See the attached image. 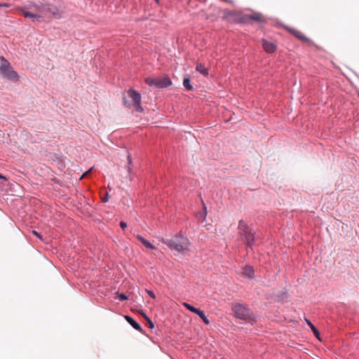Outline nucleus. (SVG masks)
I'll return each instance as SVG.
<instances>
[{
	"label": "nucleus",
	"mask_w": 359,
	"mask_h": 359,
	"mask_svg": "<svg viewBox=\"0 0 359 359\" xmlns=\"http://www.w3.org/2000/svg\"><path fill=\"white\" fill-rule=\"evenodd\" d=\"M1 179L6 180V177H4V175H2L0 173V180H1Z\"/></svg>",
	"instance_id": "473e14b6"
},
{
	"label": "nucleus",
	"mask_w": 359,
	"mask_h": 359,
	"mask_svg": "<svg viewBox=\"0 0 359 359\" xmlns=\"http://www.w3.org/2000/svg\"><path fill=\"white\" fill-rule=\"evenodd\" d=\"M20 11L22 13V14L25 18H31L32 22H35V21L38 22V17H37L36 12H35V11H34V12L28 11L27 10L26 7H23V8H20Z\"/></svg>",
	"instance_id": "9d476101"
},
{
	"label": "nucleus",
	"mask_w": 359,
	"mask_h": 359,
	"mask_svg": "<svg viewBox=\"0 0 359 359\" xmlns=\"http://www.w3.org/2000/svg\"><path fill=\"white\" fill-rule=\"evenodd\" d=\"M103 201H104V202H107V199H103Z\"/></svg>",
	"instance_id": "c9c22d12"
},
{
	"label": "nucleus",
	"mask_w": 359,
	"mask_h": 359,
	"mask_svg": "<svg viewBox=\"0 0 359 359\" xmlns=\"http://www.w3.org/2000/svg\"><path fill=\"white\" fill-rule=\"evenodd\" d=\"M90 170H88L86 172H85V173L83 174V175H87V174H88V172H90Z\"/></svg>",
	"instance_id": "72a5a7b5"
},
{
	"label": "nucleus",
	"mask_w": 359,
	"mask_h": 359,
	"mask_svg": "<svg viewBox=\"0 0 359 359\" xmlns=\"http://www.w3.org/2000/svg\"><path fill=\"white\" fill-rule=\"evenodd\" d=\"M241 12L236 11V15H231V23H236V20L238 18V15H241Z\"/></svg>",
	"instance_id": "bb28decb"
},
{
	"label": "nucleus",
	"mask_w": 359,
	"mask_h": 359,
	"mask_svg": "<svg viewBox=\"0 0 359 359\" xmlns=\"http://www.w3.org/2000/svg\"><path fill=\"white\" fill-rule=\"evenodd\" d=\"M163 243L166 244L170 248L174 249L177 252H180V243L178 241L177 236L175 238H166L163 239Z\"/></svg>",
	"instance_id": "6e6552de"
},
{
	"label": "nucleus",
	"mask_w": 359,
	"mask_h": 359,
	"mask_svg": "<svg viewBox=\"0 0 359 359\" xmlns=\"http://www.w3.org/2000/svg\"><path fill=\"white\" fill-rule=\"evenodd\" d=\"M182 304L185 306L189 311L194 313H196V312L198 311L199 309H197V308H195L194 306L187 303V302H183L182 303Z\"/></svg>",
	"instance_id": "5701e85b"
},
{
	"label": "nucleus",
	"mask_w": 359,
	"mask_h": 359,
	"mask_svg": "<svg viewBox=\"0 0 359 359\" xmlns=\"http://www.w3.org/2000/svg\"><path fill=\"white\" fill-rule=\"evenodd\" d=\"M243 275L245 277H247L250 279H252L255 278V269L254 268L249 265L246 264L243 268Z\"/></svg>",
	"instance_id": "9b49d317"
},
{
	"label": "nucleus",
	"mask_w": 359,
	"mask_h": 359,
	"mask_svg": "<svg viewBox=\"0 0 359 359\" xmlns=\"http://www.w3.org/2000/svg\"><path fill=\"white\" fill-rule=\"evenodd\" d=\"M196 70L198 72H200L201 74H203L205 76H207L209 74L208 69L205 67V65L202 63H198L196 65Z\"/></svg>",
	"instance_id": "a211bd4d"
},
{
	"label": "nucleus",
	"mask_w": 359,
	"mask_h": 359,
	"mask_svg": "<svg viewBox=\"0 0 359 359\" xmlns=\"http://www.w3.org/2000/svg\"><path fill=\"white\" fill-rule=\"evenodd\" d=\"M145 81L149 86L156 87V78H147Z\"/></svg>",
	"instance_id": "b1692460"
},
{
	"label": "nucleus",
	"mask_w": 359,
	"mask_h": 359,
	"mask_svg": "<svg viewBox=\"0 0 359 359\" xmlns=\"http://www.w3.org/2000/svg\"><path fill=\"white\" fill-rule=\"evenodd\" d=\"M284 28L290 34H292L294 36H295L297 39L302 41V42L306 43L309 46H315L316 48H318V46L316 45L313 41H311L309 38L306 36L300 31L295 29L294 28H291L288 26H285Z\"/></svg>",
	"instance_id": "423d86ee"
},
{
	"label": "nucleus",
	"mask_w": 359,
	"mask_h": 359,
	"mask_svg": "<svg viewBox=\"0 0 359 359\" xmlns=\"http://www.w3.org/2000/svg\"><path fill=\"white\" fill-rule=\"evenodd\" d=\"M190 245L191 243L189 239L181 235V255H182L184 252L189 250Z\"/></svg>",
	"instance_id": "ddd939ff"
},
{
	"label": "nucleus",
	"mask_w": 359,
	"mask_h": 359,
	"mask_svg": "<svg viewBox=\"0 0 359 359\" xmlns=\"http://www.w3.org/2000/svg\"><path fill=\"white\" fill-rule=\"evenodd\" d=\"M250 228L243 219H241L238 222V229L239 231H242L244 230H248V229Z\"/></svg>",
	"instance_id": "412c9836"
},
{
	"label": "nucleus",
	"mask_w": 359,
	"mask_h": 359,
	"mask_svg": "<svg viewBox=\"0 0 359 359\" xmlns=\"http://www.w3.org/2000/svg\"><path fill=\"white\" fill-rule=\"evenodd\" d=\"M156 1H158V0H156Z\"/></svg>",
	"instance_id": "4c0bfd02"
},
{
	"label": "nucleus",
	"mask_w": 359,
	"mask_h": 359,
	"mask_svg": "<svg viewBox=\"0 0 359 359\" xmlns=\"http://www.w3.org/2000/svg\"><path fill=\"white\" fill-rule=\"evenodd\" d=\"M120 226L121 227L122 229H125L127 226V223L123 221H121Z\"/></svg>",
	"instance_id": "c756f323"
},
{
	"label": "nucleus",
	"mask_w": 359,
	"mask_h": 359,
	"mask_svg": "<svg viewBox=\"0 0 359 359\" xmlns=\"http://www.w3.org/2000/svg\"><path fill=\"white\" fill-rule=\"evenodd\" d=\"M146 292L152 299H156V295L153 291L147 289Z\"/></svg>",
	"instance_id": "cd10ccee"
},
{
	"label": "nucleus",
	"mask_w": 359,
	"mask_h": 359,
	"mask_svg": "<svg viewBox=\"0 0 359 359\" xmlns=\"http://www.w3.org/2000/svg\"><path fill=\"white\" fill-rule=\"evenodd\" d=\"M33 234L35 235L37 238L41 239V236L36 231H32Z\"/></svg>",
	"instance_id": "7c9ffc66"
},
{
	"label": "nucleus",
	"mask_w": 359,
	"mask_h": 359,
	"mask_svg": "<svg viewBox=\"0 0 359 359\" xmlns=\"http://www.w3.org/2000/svg\"><path fill=\"white\" fill-rule=\"evenodd\" d=\"M0 60V74L2 76L13 82H17L19 79L18 72L14 71L10 62L4 57L1 56Z\"/></svg>",
	"instance_id": "20e7f679"
},
{
	"label": "nucleus",
	"mask_w": 359,
	"mask_h": 359,
	"mask_svg": "<svg viewBox=\"0 0 359 359\" xmlns=\"http://www.w3.org/2000/svg\"><path fill=\"white\" fill-rule=\"evenodd\" d=\"M137 238L147 248L151 250L156 249V247L151 243L149 241L146 240L141 235H137Z\"/></svg>",
	"instance_id": "f3484780"
},
{
	"label": "nucleus",
	"mask_w": 359,
	"mask_h": 359,
	"mask_svg": "<svg viewBox=\"0 0 359 359\" xmlns=\"http://www.w3.org/2000/svg\"><path fill=\"white\" fill-rule=\"evenodd\" d=\"M262 47L268 53H273L276 50V44L266 39H262Z\"/></svg>",
	"instance_id": "1a4fd4ad"
},
{
	"label": "nucleus",
	"mask_w": 359,
	"mask_h": 359,
	"mask_svg": "<svg viewBox=\"0 0 359 359\" xmlns=\"http://www.w3.org/2000/svg\"><path fill=\"white\" fill-rule=\"evenodd\" d=\"M27 8L36 12L38 22L39 23L43 22L45 19H49L52 17L55 18H60L58 8L48 3L32 4L28 6Z\"/></svg>",
	"instance_id": "f257e3e1"
},
{
	"label": "nucleus",
	"mask_w": 359,
	"mask_h": 359,
	"mask_svg": "<svg viewBox=\"0 0 359 359\" xmlns=\"http://www.w3.org/2000/svg\"><path fill=\"white\" fill-rule=\"evenodd\" d=\"M206 215H207L206 207L203 204V212H200L197 213V217L198 218V219L204 221L205 219Z\"/></svg>",
	"instance_id": "4be33fe9"
},
{
	"label": "nucleus",
	"mask_w": 359,
	"mask_h": 359,
	"mask_svg": "<svg viewBox=\"0 0 359 359\" xmlns=\"http://www.w3.org/2000/svg\"><path fill=\"white\" fill-rule=\"evenodd\" d=\"M127 94L128 97L131 100L133 105L136 107V110L138 111H142V108L140 106L141 95L133 89H130Z\"/></svg>",
	"instance_id": "0eeeda50"
},
{
	"label": "nucleus",
	"mask_w": 359,
	"mask_h": 359,
	"mask_svg": "<svg viewBox=\"0 0 359 359\" xmlns=\"http://www.w3.org/2000/svg\"><path fill=\"white\" fill-rule=\"evenodd\" d=\"M144 316H145V318L147 319V320H148L150 323H151V322L150 321L149 318H148L147 317V316H146V315H144Z\"/></svg>",
	"instance_id": "f704fd0d"
},
{
	"label": "nucleus",
	"mask_w": 359,
	"mask_h": 359,
	"mask_svg": "<svg viewBox=\"0 0 359 359\" xmlns=\"http://www.w3.org/2000/svg\"><path fill=\"white\" fill-rule=\"evenodd\" d=\"M128 172L130 171V165L133 163L132 158L130 155L128 156Z\"/></svg>",
	"instance_id": "c85d7f7f"
},
{
	"label": "nucleus",
	"mask_w": 359,
	"mask_h": 359,
	"mask_svg": "<svg viewBox=\"0 0 359 359\" xmlns=\"http://www.w3.org/2000/svg\"><path fill=\"white\" fill-rule=\"evenodd\" d=\"M123 102H124V104H125V105H128V104L129 105V104H130L128 102L127 100H126V99H125V98L123 99Z\"/></svg>",
	"instance_id": "2f4dec72"
},
{
	"label": "nucleus",
	"mask_w": 359,
	"mask_h": 359,
	"mask_svg": "<svg viewBox=\"0 0 359 359\" xmlns=\"http://www.w3.org/2000/svg\"><path fill=\"white\" fill-rule=\"evenodd\" d=\"M125 318L126 320H127V322L136 330L137 331H140V332H142V328L141 327V325L137 322L135 321L132 317L129 316H125Z\"/></svg>",
	"instance_id": "4468645a"
},
{
	"label": "nucleus",
	"mask_w": 359,
	"mask_h": 359,
	"mask_svg": "<svg viewBox=\"0 0 359 359\" xmlns=\"http://www.w3.org/2000/svg\"><path fill=\"white\" fill-rule=\"evenodd\" d=\"M171 84V81L168 77L156 78V88H164Z\"/></svg>",
	"instance_id": "f8f14e48"
},
{
	"label": "nucleus",
	"mask_w": 359,
	"mask_h": 359,
	"mask_svg": "<svg viewBox=\"0 0 359 359\" xmlns=\"http://www.w3.org/2000/svg\"><path fill=\"white\" fill-rule=\"evenodd\" d=\"M236 15V11H231L229 9H224L223 11L222 19L226 20L229 22H231V15Z\"/></svg>",
	"instance_id": "2eb2a0df"
},
{
	"label": "nucleus",
	"mask_w": 359,
	"mask_h": 359,
	"mask_svg": "<svg viewBox=\"0 0 359 359\" xmlns=\"http://www.w3.org/2000/svg\"><path fill=\"white\" fill-rule=\"evenodd\" d=\"M305 321L309 327L311 328L313 335L317 338H320V333L318 328L311 323V321L307 318H305Z\"/></svg>",
	"instance_id": "dca6fc26"
},
{
	"label": "nucleus",
	"mask_w": 359,
	"mask_h": 359,
	"mask_svg": "<svg viewBox=\"0 0 359 359\" xmlns=\"http://www.w3.org/2000/svg\"><path fill=\"white\" fill-rule=\"evenodd\" d=\"M231 310L234 313V316L241 320L251 325L257 321V316L246 304L233 303Z\"/></svg>",
	"instance_id": "f03ea898"
},
{
	"label": "nucleus",
	"mask_w": 359,
	"mask_h": 359,
	"mask_svg": "<svg viewBox=\"0 0 359 359\" xmlns=\"http://www.w3.org/2000/svg\"><path fill=\"white\" fill-rule=\"evenodd\" d=\"M196 314L198 315V316L205 325H208L210 323V321L203 311L198 309V311L196 312Z\"/></svg>",
	"instance_id": "aec40b11"
},
{
	"label": "nucleus",
	"mask_w": 359,
	"mask_h": 359,
	"mask_svg": "<svg viewBox=\"0 0 359 359\" xmlns=\"http://www.w3.org/2000/svg\"><path fill=\"white\" fill-rule=\"evenodd\" d=\"M191 81L188 75L184 76L183 79V86L185 88V90L188 91H191L194 90L193 86L190 83Z\"/></svg>",
	"instance_id": "6ab92c4d"
},
{
	"label": "nucleus",
	"mask_w": 359,
	"mask_h": 359,
	"mask_svg": "<svg viewBox=\"0 0 359 359\" xmlns=\"http://www.w3.org/2000/svg\"><path fill=\"white\" fill-rule=\"evenodd\" d=\"M241 12L236 11V15H231V23H236V20L238 18V15H241Z\"/></svg>",
	"instance_id": "a878e982"
},
{
	"label": "nucleus",
	"mask_w": 359,
	"mask_h": 359,
	"mask_svg": "<svg viewBox=\"0 0 359 359\" xmlns=\"http://www.w3.org/2000/svg\"><path fill=\"white\" fill-rule=\"evenodd\" d=\"M236 21L237 24L250 25L252 21L266 24L268 19L262 13L253 11L251 14L241 13Z\"/></svg>",
	"instance_id": "7ed1b4c3"
},
{
	"label": "nucleus",
	"mask_w": 359,
	"mask_h": 359,
	"mask_svg": "<svg viewBox=\"0 0 359 359\" xmlns=\"http://www.w3.org/2000/svg\"><path fill=\"white\" fill-rule=\"evenodd\" d=\"M1 6V4H0V7Z\"/></svg>",
	"instance_id": "e433bc0d"
},
{
	"label": "nucleus",
	"mask_w": 359,
	"mask_h": 359,
	"mask_svg": "<svg viewBox=\"0 0 359 359\" xmlns=\"http://www.w3.org/2000/svg\"><path fill=\"white\" fill-rule=\"evenodd\" d=\"M116 294L120 301H124L128 299V297L123 293L117 292Z\"/></svg>",
	"instance_id": "393cba45"
},
{
	"label": "nucleus",
	"mask_w": 359,
	"mask_h": 359,
	"mask_svg": "<svg viewBox=\"0 0 359 359\" xmlns=\"http://www.w3.org/2000/svg\"><path fill=\"white\" fill-rule=\"evenodd\" d=\"M255 231L251 228L248 230L238 231V235L241 236V241L244 243L247 248L252 250L255 240Z\"/></svg>",
	"instance_id": "39448f33"
}]
</instances>
